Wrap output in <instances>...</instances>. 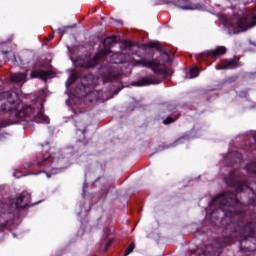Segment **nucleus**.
Here are the masks:
<instances>
[{
    "label": "nucleus",
    "instance_id": "nucleus-1",
    "mask_svg": "<svg viewBox=\"0 0 256 256\" xmlns=\"http://www.w3.org/2000/svg\"><path fill=\"white\" fill-rule=\"evenodd\" d=\"M0 99L6 100L2 104L1 110L5 113H10L9 125L17 123L19 119H25V117L33 115V108L23 104L19 99V95L15 92H4L0 94Z\"/></svg>",
    "mask_w": 256,
    "mask_h": 256
},
{
    "label": "nucleus",
    "instance_id": "nucleus-2",
    "mask_svg": "<svg viewBox=\"0 0 256 256\" xmlns=\"http://www.w3.org/2000/svg\"><path fill=\"white\" fill-rule=\"evenodd\" d=\"M131 65H141L142 67H147L148 69H151L154 73H157V75H167V68L165 65L159 63L158 60H131Z\"/></svg>",
    "mask_w": 256,
    "mask_h": 256
},
{
    "label": "nucleus",
    "instance_id": "nucleus-3",
    "mask_svg": "<svg viewBox=\"0 0 256 256\" xmlns=\"http://www.w3.org/2000/svg\"><path fill=\"white\" fill-rule=\"evenodd\" d=\"M47 69V66H40L38 68H35L31 74L30 77L31 79H43L44 81L46 79H49L51 77V70H45Z\"/></svg>",
    "mask_w": 256,
    "mask_h": 256
},
{
    "label": "nucleus",
    "instance_id": "nucleus-4",
    "mask_svg": "<svg viewBox=\"0 0 256 256\" xmlns=\"http://www.w3.org/2000/svg\"><path fill=\"white\" fill-rule=\"evenodd\" d=\"M241 64H239V60H233V59H224L221 60L219 64L216 65L217 71L221 70H227V69H237V67H240Z\"/></svg>",
    "mask_w": 256,
    "mask_h": 256
},
{
    "label": "nucleus",
    "instance_id": "nucleus-5",
    "mask_svg": "<svg viewBox=\"0 0 256 256\" xmlns=\"http://www.w3.org/2000/svg\"><path fill=\"white\" fill-rule=\"evenodd\" d=\"M31 203V194L23 192L16 200L17 209H24V207L29 206Z\"/></svg>",
    "mask_w": 256,
    "mask_h": 256
},
{
    "label": "nucleus",
    "instance_id": "nucleus-6",
    "mask_svg": "<svg viewBox=\"0 0 256 256\" xmlns=\"http://www.w3.org/2000/svg\"><path fill=\"white\" fill-rule=\"evenodd\" d=\"M161 80L155 76H148L142 78L140 81L136 82L134 85L136 87H145V85H159Z\"/></svg>",
    "mask_w": 256,
    "mask_h": 256
},
{
    "label": "nucleus",
    "instance_id": "nucleus-7",
    "mask_svg": "<svg viewBox=\"0 0 256 256\" xmlns=\"http://www.w3.org/2000/svg\"><path fill=\"white\" fill-rule=\"evenodd\" d=\"M227 53V48L225 46H218L213 50H209L206 52L208 57H221Z\"/></svg>",
    "mask_w": 256,
    "mask_h": 256
},
{
    "label": "nucleus",
    "instance_id": "nucleus-8",
    "mask_svg": "<svg viewBox=\"0 0 256 256\" xmlns=\"http://www.w3.org/2000/svg\"><path fill=\"white\" fill-rule=\"evenodd\" d=\"M174 5H176V7H179L180 9L185 10L198 9L197 6H191L189 4V0H174Z\"/></svg>",
    "mask_w": 256,
    "mask_h": 256
},
{
    "label": "nucleus",
    "instance_id": "nucleus-9",
    "mask_svg": "<svg viewBox=\"0 0 256 256\" xmlns=\"http://www.w3.org/2000/svg\"><path fill=\"white\" fill-rule=\"evenodd\" d=\"M10 78L14 83H21V81H25V79H27V74L15 73L11 74Z\"/></svg>",
    "mask_w": 256,
    "mask_h": 256
},
{
    "label": "nucleus",
    "instance_id": "nucleus-10",
    "mask_svg": "<svg viewBox=\"0 0 256 256\" xmlns=\"http://www.w3.org/2000/svg\"><path fill=\"white\" fill-rule=\"evenodd\" d=\"M49 165H51V156L49 154H46L38 161V167H49Z\"/></svg>",
    "mask_w": 256,
    "mask_h": 256
},
{
    "label": "nucleus",
    "instance_id": "nucleus-11",
    "mask_svg": "<svg viewBox=\"0 0 256 256\" xmlns=\"http://www.w3.org/2000/svg\"><path fill=\"white\" fill-rule=\"evenodd\" d=\"M104 55H107L106 52H100L98 55H96V57L90 61L86 67H95V65H97V63H99V61H101V57H104Z\"/></svg>",
    "mask_w": 256,
    "mask_h": 256
},
{
    "label": "nucleus",
    "instance_id": "nucleus-12",
    "mask_svg": "<svg viewBox=\"0 0 256 256\" xmlns=\"http://www.w3.org/2000/svg\"><path fill=\"white\" fill-rule=\"evenodd\" d=\"M34 119L36 123H49V118L43 112H39Z\"/></svg>",
    "mask_w": 256,
    "mask_h": 256
},
{
    "label": "nucleus",
    "instance_id": "nucleus-13",
    "mask_svg": "<svg viewBox=\"0 0 256 256\" xmlns=\"http://www.w3.org/2000/svg\"><path fill=\"white\" fill-rule=\"evenodd\" d=\"M117 43V37L112 36V37H107L104 39V45L105 47H111V45Z\"/></svg>",
    "mask_w": 256,
    "mask_h": 256
},
{
    "label": "nucleus",
    "instance_id": "nucleus-14",
    "mask_svg": "<svg viewBox=\"0 0 256 256\" xmlns=\"http://www.w3.org/2000/svg\"><path fill=\"white\" fill-rule=\"evenodd\" d=\"M148 47L151 49H157V51H161V44H159V42H151L148 44Z\"/></svg>",
    "mask_w": 256,
    "mask_h": 256
},
{
    "label": "nucleus",
    "instance_id": "nucleus-15",
    "mask_svg": "<svg viewBox=\"0 0 256 256\" xmlns=\"http://www.w3.org/2000/svg\"><path fill=\"white\" fill-rule=\"evenodd\" d=\"M248 173H256V162L246 166Z\"/></svg>",
    "mask_w": 256,
    "mask_h": 256
},
{
    "label": "nucleus",
    "instance_id": "nucleus-16",
    "mask_svg": "<svg viewBox=\"0 0 256 256\" xmlns=\"http://www.w3.org/2000/svg\"><path fill=\"white\" fill-rule=\"evenodd\" d=\"M190 75H191V78H195V77H198L199 76V68L197 67H194L190 70Z\"/></svg>",
    "mask_w": 256,
    "mask_h": 256
},
{
    "label": "nucleus",
    "instance_id": "nucleus-17",
    "mask_svg": "<svg viewBox=\"0 0 256 256\" xmlns=\"http://www.w3.org/2000/svg\"><path fill=\"white\" fill-rule=\"evenodd\" d=\"M177 119H179V116H177L176 118L168 117L163 121V123H164V125H169V124L174 123L175 121H177Z\"/></svg>",
    "mask_w": 256,
    "mask_h": 256
},
{
    "label": "nucleus",
    "instance_id": "nucleus-18",
    "mask_svg": "<svg viewBox=\"0 0 256 256\" xmlns=\"http://www.w3.org/2000/svg\"><path fill=\"white\" fill-rule=\"evenodd\" d=\"M135 249V244H130L127 249L126 252L124 254V256L130 255V253H133V250Z\"/></svg>",
    "mask_w": 256,
    "mask_h": 256
},
{
    "label": "nucleus",
    "instance_id": "nucleus-19",
    "mask_svg": "<svg viewBox=\"0 0 256 256\" xmlns=\"http://www.w3.org/2000/svg\"><path fill=\"white\" fill-rule=\"evenodd\" d=\"M245 187L247 188V187H249V186H247V184H245V185H243V186H240V187L238 188V191H245Z\"/></svg>",
    "mask_w": 256,
    "mask_h": 256
},
{
    "label": "nucleus",
    "instance_id": "nucleus-20",
    "mask_svg": "<svg viewBox=\"0 0 256 256\" xmlns=\"http://www.w3.org/2000/svg\"><path fill=\"white\" fill-rule=\"evenodd\" d=\"M111 245V240H109L107 243H106V246L104 248V251H107L109 249V246Z\"/></svg>",
    "mask_w": 256,
    "mask_h": 256
},
{
    "label": "nucleus",
    "instance_id": "nucleus-21",
    "mask_svg": "<svg viewBox=\"0 0 256 256\" xmlns=\"http://www.w3.org/2000/svg\"><path fill=\"white\" fill-rule=\"evenodd\" d=\"M223 197H227V194H220V195L218 196V199H223Z\"/></svg>",
    "mask_w": 256,
    "mask_h": 256
},
{
    "label": "nucleus",
    "instance_id": "nucleus-22",
    "mask_svg": "<svg viewBox=\"0 0 256 256\" xmlns=\"http://www.w3.org/2000/svg\"><path fill=\"white\" fill-rule=\"evenodd\" d=\"M14 177H16L17 179H19V177H21V176L19 175V172H15V173H14Z\"/></svg>",
    "mask_w": 256,
    "mask_h": 256
},
{
    "label": "nucleus",
    "instance_id": "nucleus-23",
    "mask_svg": "<svg viewBox=\"0 0 256 256\" xmlns=\"http://www.w3.org/2000/svg\"><path fill=\"white\" fill-rule=\"evenodd\" d=\"M7 125H5L3 122H0V128L1 127H6Z\"/></svg>",
    "mask_w": 256,
    "mask_h": 256
},
{
    "label": "nucleus",
    "instance_id": "nucleus-24",
    "mask_svg": "<svg viewBox=\"0 0 256 256\" xmlns=\"http://www.w3.org/2000/svg\"><path fill=\"white\" fill-rule=\"evenodd\" d=\"M66 85H71V79L66 82Z\"/></svg>",
    "mask_w": 256,
    "mask_h": 256
}]
</instances>
